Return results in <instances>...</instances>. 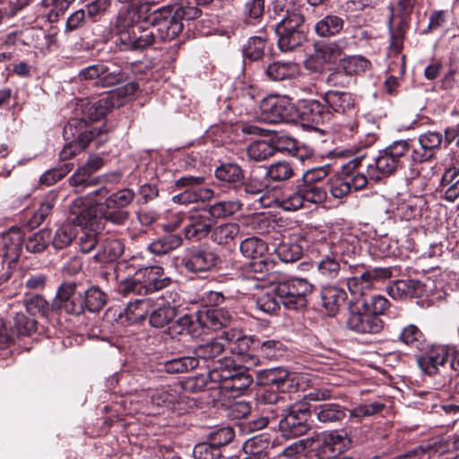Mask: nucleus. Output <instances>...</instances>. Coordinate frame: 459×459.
<instances>
[{"label":"nucleus","instance_id":"38","mask_svg":"<svg viewBox=\"0 0 459 459\" xmlns=\"http://www.w3.org/2000/svg\"><path fill=\"white\" fill-rule=\"evenodd\" d=\"M239 233L238 223L227 222L215 227L212 231V240L217 245L227 246L234 241Z\"/></svg>","mask_w":459,"mask_h":459},{"label":"nucleus","instance_id":"3","mask_svg":"<svg viewBox=\"0 0 459 459\" xmlns=\"http://www.w3.org/2000/svg\"><path fill=\"white\" fill-rule=\"evenodd\" d=\"M208 377L225 391L242 392L252 383V377L245 370L237 368L235 359L227 357L212 361Z\"/></svg>","mask_w":459,"mask_h":459},{"label":"nucleus","instance_id":"18","mask_svg":"<svg viewBox=\"0 0 459 459\" xmlns=\"http://www.w3.org/2000/svg\"><path fill=\"white\" fill-rule=\"evenodd\" d=\"M323 100L330 111V116L333 113L346 116L350 118L349 126L351 129L353 128L358 106L355 97L351 93L330 90L324 94Z\"/></svg>","mask_w":459,"mask_h":459},{"label":"nucleus","instance_id":"6","mask_svg":"<svg viewBox=\"0 0 459 459\" xmlns=\"http://www.w3.org/2000/svg\"><path fill=\"white\" fill-rule=\"evenodd\" d=\"M143 394L146 396L144 405L146 408L182 411L186 406H191V401L186 400L187 397L183 393L181 382L150 389L148 392H143Z\"/></svg>","mask_w":459,"mask_h":459},{"label":"nucleus","instance_id":"52","mask_svg":"<svg viewBox=\"0 0 459 459\" xmlns=\"http://www.w3.org/2000/svg\"><path fill=\"white\" fill-rule=\"evenodd\" d=\"M276 152V148L266 141H256L252 143L247 153L249 159L255 161H262L272 157Z\"/></svg>","mask_w":459,"mask_h":459},{"label":"nucleus","instance_id":"26","mask_svg":"<svg viewBox=\"0 0 459 459\" xmlns=\"http://www.w3.org/2000/svg\"><path fill=\"white\" fill-rule=\"evenodd\" d=\"M158 41L157 34H155V27L150 23L144 26L143 22L134 29L130 39L121 48V51H136L145 49Z\"/></svg>","mask_w":459,"mask_h":459},{"label":"nucleus","instance_id":"48","mask_svg":"<svg viewBox=\"0 0 459 459\" xmlns=\"http://www.w3.org/2000/svg\"><path fill=\"white\" fill-rule=\"evenodd\" d=\"M449 449V443L444 439H439L429 442L428 444L420 445L412 450V454H414L416 458L421 459V457L425 455H428V457L430 455L441 456L447 453Z\"/></svg>","mask_w":459,"mask_h":459},{"label":"nucleus","instance_id":"61","mask_svg":"<svg viewBox=\"0 0 459 459\" xmlns=\"http://www.w3.org/2000/svg\"><path fill=\"white\" fill-rule=\"evenodd\" d=\"M201 4V0H181L174 13L181 20L191 21L201 15V10L197 5Z\"/></svg>","mask_w":459,"mask_h":459},{"label":"nucleus","instance_id":"9","mask_svg":"<svg viewBox=\"0 0 459 459\" xmlns=\"http://www.w3.org/2000/svg\"><path fill=\"white\" fill-rule=\"evenodd\" d=\"M353 275L347 277V287L354 299H364L374 288L376 281L391 277L392 273L389 268L376 267L370 270H363L362 266H349Z\"/></svg>","mask_w":459,"mask_h":459},{"label":"nucleus","instance_id":"63","mask_svg":"<svg viewBox=\"0 0 459 459\" xmlns=\"http://www.w3.org/2000/svg\"><path fill=\"white\" fill-rule=\"evenodd\" d=\"M278 297L274 291V287L271 291L262 293L255 301L256 308L264 313L272 314L280 308Z\"/></svg>","mask_w":459,"mask_h":459},{"label":"nucleus","instance_id":"2","mask_svg":"<svg viewBox=\"0 0 459 459\" xmlns=\"http://www.w3.org/2000/svg\"><path fill=\"white\" fill-rule=\"evenodd\" d=\"M281 51H291L307 39L305 19L300 8L287 9L275 27Z\"/></svg>","mask_w":459,"mask_h":459},{"label":"nucleus","instance_id":"62","mask_svg":"<svg viewBox=\"0 0 459 459\" xmlns=\"http://www.w3.org/2000/svg\"><path fill=\"white\" fill-rule=\"evenodd\" d=\"M265 39L259 36L249 38L243 48L245 58L251 61L259 60L264 54Z\"/></svg>","mask_w":459,"mask_h":459},{"label":"nucleus","instance_id":"30","mask_svg":"<svg viewBox=\"0 0 459 459\" xmlns=\"http://www.w3.org/2000/svg\"><path fill=\"white\" fill-rule=\"evenodd\" d=\"M316 241L322 244V246H327L329 251L342 261L344 256L350 255L355 251L354 238L350 235L330 236Z\"/></svg>","mask_w":459,"mask_h":459},{"label":"nucleus","instance_id":"41","mask_svg":"<svg viewBox=\"0 0 459 459\" xmlns=\"http://www.w3.org/2000/svg\"><path fill=\"white\" fill-rule=\"evenodd\" d=\"M343 20L337 15H326L315 25V30L321 37H330L339 33L343 28Z\"/></svg>","mask_w":459,"mask_h":459},{"label":"nucleus","instance_id":"19","mask_svg":"<svg viewBox=\"0 0 459 459\" xmlns=\"http://www.w3.org/2000/svg\"><path fill=\"white\" fill-rule=\"evenodd\" d=\"M310 253L317 258L316 267L318 273L326 279H336L341 271L342 261L337 256L333 255L327 246H322L316 241H314L310 247Z\"/></svg>","mask_w":459,"mask_h":459},{"label":"nucleus","instance_id":"46","mask_svg":"<svg viewBox=\"0 0 459 459\" xmlns=\"http://www.w3.org/2000/svg\"><path fill=\"white\" fill-rule=\"evenodd\" d=\"M215 177L221 181L229 184L241 183L244 179V172L235 163L222 164L215 169Z\"/></svg>","mask_w":459,"mask_h":459},{"label":"nucleus","instance_id":"14","mask_svg":"<svg viewBox=\"0 0 459 459\" xmlns=\"http://www.w3.org/2000/svg\"><path fill=\"white\" fill-rule=\"evenodd\" d=\"M82 290L79 285L73 281L62 283L56 292V298L52 303V309H64L65 313L71 315H81L86 309Z\"/></svg>","mask_w":459,"mask_h":459},{"label":"nucleus","instance_id":"16","mask_svg":"<svg viewBox=\"0 0 459 459\" xmlns=\"http://www.w3.org/2000/svg\"><path fill=\"white\" fill-rule=\"evenodd\" d=\"M293 110L290 99L271 95L264 98L260 103V119L268 124L288 121Z\"/></svg>","mask_w":459,"mask_h":459},{"label":"nucleus","instance_id":"35","mask_svg":"<svg viewBox=\"0 0 459 459\" xmlns=\"http://www.w3.org/2000/svg\"><path fill=\"white\" fill-rule=\"evenodd\" d=\"M125 252L124 243L117 238H107L95 254L94 259L100 263H111L117 260Z\"/></svg>","mask_w":459,"mask_h":459},{"label":"nucleus","instance_id":"60","mask_svg":"<svg viewBox=\"0 0 459 459\" xmlns=\"http://www.w3.org/2000/svg\"><path fill=\"white\" fill-rule=\"evenodd\" d=\"M302 188L299 183L296 188L288 194H284L281 199V206L287 211H296L301 208L306 203Z\"/></svg>","mask_w":459,"mask_h":459},{"label":"nucleus","instance_id":"27","mask_svg":"<svg viewBox=\"0 0 459 459\" xmlns=\"http://www.w3.org/2000/svg\"><path fill=\"white\" fill-rule=\"evenodd\" d=\"M209 216L207 210L192 212L184 229L186 238L199 240L207 236L212 227Z\"/></svg>","mask_w":459,"mask_h":459},{"label":"nucleus","instance_id":"1","mask_svg":"<svg viewBox=\"0 0 459 459\" xmlns=\"http://www.w3.org/2000/svg\"><path fill=\"white\" fill-rule=\"evenodd\" d=\"M107 194V188L101 187L73 201L70 204L67 220L58 227L51 238L55 248L62 249L69 246L78 233L77 227L92 225L96 220V204L98 203L94 196L105 197Z\"/></svg>","mask_w":459,"mask_h":459},{"label":"nucleus","instance_id":"33","mask_svg":"<svg viewBox=\"0 0 459 459\" xmlns=\"http://www.w3.org/2000/svg\"><path fill=\"white\" fill-rule=\"evenodd\" d=\"M266 75L270 80L280 82L296 78L299 74V67L294 62H273L266 68Z\"/></svg>","mask_w":459,"mask_h":459},{"label":"nucleus","instance_id":"5","mask_svg":"<svg viewBox=\"0 0 459 459\" xmlns=\"http://www.w3.org/2000/svg\"><path fill=\"white\" fill-rule=\"evenodd\" d=\"M410 150L407 140H398L379 152L373 163L367 166L370 178L378 180L389 176L403 166V160Z\"/></svg>","mask_w":459,"mask_h":459},{"label":"nucleus","instance_id":"36","mask_svg":"<svg viewBox=\"0 0 459 459\" xmlns=\"http://www.w3.org/2000/svg\"><path fill=\"white\" fill-rule=\"evenodd\" d=\"M347 409L338 403L320 404L316 408L317 420L325 424L342 421L346 417Z\"/></svg>","mask_w":459,"mask_h":459},{"label":"nucleus","instance_id":"50","mask_svg":"<svg viewBox=\"0 0 459 459\" xmlns=\"http://www.w3.org/2000/svg\"><path fill=\"white\" fill-rule=\"evenodd\" d=\"M369 67L370 62L362 56H349L340 62V68L345 71L349 77L365 73Z\"/></svg>","mask_w":459,"mask_h":459},{"label":"nucleus","instance_id":"15","mask_svg":"<svg viewBox=\"0 0 459 459\" xmlns=\"http://www.w3.org/2000/svg\"><path fill=\"white\" fill-rule=\"evenodd\" d=\"M204 180V177L185 176L180 178L176 181V186L184 188V191L174 195L172 200L182 204L210 200L213 196V191L208 187H202Z\"/></svg>","mask_w":459,"mask_h":459},{"label":"nucleus","instance_id":"10","mask_svg":"<svg viewBox=\"0 0 459 459\" xmlns=\"http://www.w3.org/2000/svg\"><path fill=\"white\" fill-rule=\"evenodd\" d=\"M127 263V268H132L134 271V273L145 294L161 290L170 282L169 277H163L162 267L145 264L142 256H133Z\"/></svg>","mask_w":459,"mask_h":459},{"label":"nucleus","instance_id":"22","mask_svg":"<svg viewBox=\"0 0 459 459\" xmlns=\"http://www.w3.org/2000/svg\"><path fill=\"white\" fill-rule=\"evenodd\" d=\"M23 234L17 227H12L0 234V257L1 264L4 260L9 263L15 262L22 250Z\"/></svg>","mask_w":459,"mask_h":459},{"label":"nucleus","instance_id":"29","mask_svg":"<svg viewBox=\"0 0 459 459\" xmlns=\"http://www.w3.org/2000/svg\"><path fill=\"white\" fill-rule=\"evenodd\" d=\"M320 295L322 306L330 316L336 315L347 299L345 290L334 285L323 287Z\"/></svg>","mask_w":459,"mask_h":459},{"label":"nucleus","instance_id":"23","mask_svg":"<svg viewBox=\"0 0 459 459\" xmlns=\"http://www.w3.org/2000/svg\"><path fill=\"white\" fill-rule=\"evenodd\" d=\"M449 356L447 347L434 345L417 358V364L423 373L432 376L438 372L439 367L447 362Z\"/></svg>","mask_w":459,"mask_h":459},{"label":"nucleus","instance_id":"4","mask_svg":"<svg viewBox=\"0 0 459 459\" xmlns=\"http://www.w3.org/2000/svg\"><path fill=\"white\" fill-rule=\"evenodd\" d=\"M101 134V128L88 126L84 119H71L63 129L67 143L60 152V159L65 160L74 158Z\"/></svg>","mask_w":459,"mask_h":459},{"label":"nucleus","instance_id":"11","mask_svg":"<svg viewBox=\"0 0 459 459\" xmlns=\"http://www.w3.org/2000/svg\"><path fill=\"white\" fill-rule=\"evenodd\" d=\"M140 8L142 6L135 4L123 7L110 22L109 30L116 37V44L119 50L141 22Z\"/></svg>","mask_w":459,"mask_h":459},{"label":"nucleus","instance_id":"55","mask_svg":"<svg viewBox=\"0 0 459 459\" xmlns=\"http://www.w3.org/2000/svg\"><path fill=\"white\" fill-rule=\"evenodd\" d=\"M56 195L55 193H49L48 195H46L39 207L37 211H35L30 220V224L32 227L40 225L51 213L56 204Z\"/></svg>","mask_w":459,"mask_h":459},{"label":"nucleus","instance_id":"34","mask_svg":"<svg viewBox=\"0 0 459 459\" xmlns=\"http://www.w3.org/2000/svg\"><path fill=\"white\" fill-rule=\"evenodd\" d=\"M226 349H229L234 357L238 359L250 351L251 339L242 334L241 332L230 329L224 332Z\"/></svg>","mask_w":459,"mask_h":459},{"label":"nucleus","instance_id":"37","mask_svg":"<svg viewBox=\"0 0 459 459\" xmlns=\"http://www.w3.org/2000/svg\"><path fill=\"white\" fill-rule=\"evenodd\" d=\"M154 307V299L151 298L137 299L129 302L125 308L127 320L131 323H138L146 318L147 315Z\"/></svg>","mask_w":459,"mask_h":459},{"label":"nucleus","instance_id":"28","mask_svg":"<svg viewBox=\"0 0 459 459\" xmlns=\"http://www.w3.org/2000/svg\"><path fill=\"white\" fill-rule=\"evenodd\" d=\"M183 263L186 270L190 272H206L215 265L216 256L208 250L191 248L184 255Z\"/></svg>","mask_w":459,"mask_h":459},{"label":"nucleus","instance_id":"24","mask_svg":"<svg viewBox=\"0 0 459 459\" xmlns=\"http://www.w3.org/2000/svg\"><path fill=\"white\" fill-rule=\"evenodd\" d=\"M443 141V134L437 131H428L419 135V147H415L411 152V158L415 162H423L431 159Z\"/></svg>","mask_w":459,"mask_h":459},{"label":"nucleus","instance_id":"17","mask_svg":"<svg viewBox=\"0 0 459 459\" xmlns=\"http://www.w3.org/2000/svg\"><path fill=\"white\" fill-rule=\"evenodd\" d=\"M149 23L155 27L158 40H172L183 30V23L171 10L163 8L148 17Z\"/></svg>","mask_w":459,"mask_h":459},{"label":"nucleus","instance_id":"57","mask_svg":"<svg viewBox=\"0 0 459 459\" xmlns=\"http://www.w3.org/2000/svg\"><path fill=\"white\" fill-rule=\"evenodd\" d=\"M266 175L271 180L281 182L290 179L294 175V169L290 162L281 160L272 164Z\"/></svg>","mask_w":459,"mask_h":459},{"label":"nucleus","instance_id":"45","mask_svg":"<svg viewBox=\"0 0 459 459\" xmlns=\"http://www.w3.org/2000/svg\"><path fill=\"white\" fill-rule=\"evenodd\" d=\"M258 374L264 378V384L274 385L281 392L285 391L287 383L290 380L289 371L282 368H269Z\"/></svg>","mask_w":459,"mask_h":459},{"label":"nucleus","instance_id":"8","mask_svg":"<svg viewBox=\"0 0 459 459\" xmlns=\"http://www.w3.org/2000/svg\"><path fill=\"white\" fill-rule=\"evenodd\" d=\"M278 422L279 430L285 437L290 438L306 434L310 429V407L307 402L292 404L283 412Z\"/></svg>","mask_w":459,"mask_h":459},{"label":"nucleus","instance_id":"40","mask_svg":"<svg viewBox=\"0 0 459 459\" xmlns=\"http://www.w3.org/2000/svg\"><path fill=\"white\" fill-rule=\"evenodd\" d=\"M239 249L245 257L254 259V261L262 258L267 252V244L259 238L251 237L244 239Z\"/></svg>","mask_w":459,"mask_h":459},{"label":"nucleus","instance_id":"56","mask_svg":"<svg viewBox=\"0 0 459 459\" xmlns=\"http://www.w3.org/2000/svg\"><path fill=\"white\" fill-rule=\"evenodd\" d=\"M99 182L98 178H91V174L82 166H79L75 172L70 177L69 184L75 188L78 193L90 186H95Z\"/></svg>","mask_w":459,"mask_h":459},{"label":"nucleus","instance_id":"7","mask_svg":"<svg viewBox=\"0 0 459 459\" xmlns=\"http://www.w3.org/2000/svg\"><path fill=\"white\" fill-rule=\"evenodd\" d=\"M274 291L285 307L297 310L307 306L313 285L306 279L292 278L279 281L274 286Z\"/></svg>","mask_w":459,"mask_h":459},{"label":"nucleus","instance_id":"12","mask_svg":"<svg viewBox=\"0 0 459 459\" xmlns=\"http://www.w3.org/2000/svg\"><path fill=\"white\" fill-rule=\"evenodd\" d=\"M80 81H95L100 87H111L125 82L121 67L114 63H98L82 69L78 74Z\"/></svg>","mask_w":459,"mask_h":459},{"label":"nucleus","instance_id":"39","mask_svg":"<svg viewBox=\"0 0 459 459\" xmlns=\"http://www.w3.org/2000/svg\"><path fill=\"white\" fill-rule=\"evenodd\" d=\"M226 349L224 332L212 341L201 344L195 350V354L197 358L206 359H212L221 355V353Z\"/></svg>","mask_w":459,"mask_h":459},{"label":"nucleus","instance_id":"58","mask_svg":"<svg viewBox=\"0 0 459 459\" xmlns=\"http://www.w3.org/2000/svg\"><path fill=\"white\" fill-rule=\"evenodd\" d=\"M198 366V359L196 357H180L173 359L165 363V370L168 373H182L192 370Z\"/></svg>","mask_w":459,"mask_h":459},{"label":"nucleus","instance_id":"43","mask_svg":"<svg viewBox=\"0 0 459 459\" xmlns=\"http://www.w3.org/2000/svg\"><path fill=\"white\" fill-rule=\"evenodd\" d=\"M303 114L307 116V120L315 124H323L330 120V111L327 107L316 100L307 101L304 106Z\"/></svg>","mask_w":459,"mask_h":459},{"label":"nucleus","instance_id":"32","mask_svg":"<svg viewBox=\"0 0 459 459\" xmlns=\"http://www.w3.org/2000/svg\"><path fill=\"white\" fill-rule=\"evenodd\" d=\"M424 285L416 280H399L388 288V293L394 299L413 298L422 295Z\"/></svg>","mask_w":459,"mask_h":459},{"label":"nucleus","instance_id":"54","mask_svg":"<svg viewBox=\"0 0 459 459\" xmlns=\"http://www.w3.org/2000/svg\"><path fill=\"white\" fill-rule=\"evenodd\" d=\"M275 252L282 262L293 263L301 257L303 247L295 242H282L275 248Z\"/></svg>","mask_w":459,"mask_h":459},{"label":"nucleus","instance_id":"47","mask_svg":"<svg viewBox=\"0 0 459 459\" xmlns=\"http://www.w3.org/2000/svg\"><path fill=\"white\" fill-rule=\"evenodd\" d=\"M51 238L52 233L50 230H40L28 238L25 242V247L30 253H41L48 247Z\"/></svg>","mask_w":459,"mask_h":459},{"label":"nucleus","instance_id":"64","mask_svg":"<svg viewBox=\"0 0 459 459\" xmlns=\"http://www.w3.org/2000/svg\"><path fill=\"white\" fill-rule=\"evenodd\" d=\"M134 198V192L129 188L121 189L111 195L106 201L105 205L107 208H124L132 203Z\"/></svg>","mask_w":459,"mask_h":459},{"label":"nucleus","instance_id":"51","mask_svg":"<svg viewBox=\"0 0 459 459\" xmlns=\"http://www.w3.org/2000/svg\"><path fill=\"white\" fill-rule=\"evenodd\" d=\"M345 46L346 44L342 40L322 44L316 48V57L322 59L325 63L333 62L341 56Z\"/></svg>","mask_w":459,"mask_h":459},{"label":"nucleus","instance_id":"42","mask_svg":"<svg viewBox=\"0 0 459 459\" xmlns=\"http://www.w3.org/2000/svg\"><path fill=\"white\" fill-rule=\"evenodd\" d=\"M231 318L232 315L229 310L222 307H217L207 310L205 316L201 320L206 327L212 330H218L226 326Z\"/></svg>","mask_w":459,"mask_h":459},{"label":"nucleus","instance_id":"49","mask_svg":"<svg viewBox=\"0 0 459 459\" xmlns=\"http://www.w3.org/2000/svg\"><path fill=\"white\" fill-rule=\"evenodd\" d=\"M86 306L89 312L95 313L100 311L107 302L106 294L98 287L92 286L87 290H82Z\"/></svg>","mask_w":459,"mask_h":459},{"label":"nucleus","instance_id":"20","mask_svg":"<svg viewBox=\"0 0 459 459\" xmlns=\"http://www.w3.org/2000/svg\"><path fill=\"white\" fill-rule=\"evenodd\" d=\"M347 327L358 333H378L384 327L383 321L377 316L360 310L359 306L351 308L346 321Z\"/></svg>","mask_w":459,"mask_h":459},{"label":"nucleus","instance_id":"44","mask_svg":"<svg viewBox=\"0 0 459 459\" xmlns=\"http://www.w3.org/2000/svg\"><path fill=\"white\" fill-rule=\"evenodd\" d=\"M241 208L242 203L239 200H226L210 205L207 212L213 219H222L235 214Z\"/></svg>","mask_w":459,"mask_h":459},{"label":"nucleus","instance_id":"53","mask_svg":"<svg viewBox=\"0 0 459 459\" xmlns=\"http://www.w3.org/2000/svg\"><path fill=\"white\" fill-rule=\"evenodd\" d=\"M399 340L416 350H420L425 342L424 334L415 325L405 326L400 333Z\"/></svg>","mask_w":459,"mask_h":459},{"label":"nucleus","instance_id":"31","mask_svg":"<svg viewBox=\"0 0 459 459\" xmlns=\"http://www.w3.org/2000/svg\"><path fill=\"white\" fill-rule=\"evenodd\" d=\"M271 446L273 444L265 434L254 436L244 443V455L240 459H264Z\"/></svg>","mask_w":459,"mask_h":459},{"label":"nucleus","instance_id":"13","mask_svg":"<svg viewBox=\"0 0 459 459\" xmlns=\"http://www.w3.org/2000/svg\"><path fill=\"white\" fill-rule=\"evenodd\" d=\"M368 184V178L362 172L343 167L328 179L329 191L333 197L342 198L351 191H359Z\"/></svg>","mask_w":459,"mask_h":459},{"label":"nucleus","instance_id":"25","mask_svg":"<svg viewBox=\"0 0 459 459\" xmlns=\"http://www.w3.org/2000/svg\"><path fill=\"white\" fill-rule=\"evenodd\" d=\"M137 90V83L131 82L108 91L106 96L100 99V103L99 104V114H107L114 108H118L124 105Z\"/></svg>","mask_w":459,"mask_h":459},{"label":"nucleus","instance_id":"21","mask_svg":"<svg viewBox=\"0 0 459 459\" xmlns=\"http://www.w3.org/2000/svg\"><path fill=\"white\" fill-rule=\"evenodd\" d=\"M176 293L167 292V296H162L154 300V307L151 309L149 322L151 325L160 328L168 325L177 315L175 304Z\"/></svg>","mask_w":459,"mask_h":459},{"label":"nucleus","instance_id":"59","mask_svg":"<svg viewBox=\"0 0 459 459\" xmlns=\"http://www.w3.org/2000/svg\"><path fill=\"white\" fill-rule=\"evenodd\" d=\"M416 0H395L394 5H390V23L395 22L396 18L407 22L410 18Z\"/></svg>","mask_w":459,"mask_h":459}]
</instances>
